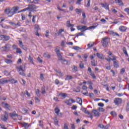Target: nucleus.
<instances>
[{
  "label": "nucleus",
  "mask_w": 129,
  "mask_h": 129,
  "mask_svg": "<svg viewBox=\"0 0 129 129\" xmlns=\"http://www.w3.org/2000/svg\"><path fill=\"white\" fill-rule=\"evenodd\" d=\"M54 111L55 112V113H56L57 115H59V116H61V113L59 114V112H60V109H59V108H55L54 109Z\"/></svg>",
  "instance_id": "nucleus-14"
},
{
  "label": "nucleus",
  "mask_w": 129,
  "mask_h": 129,
  "mask_svg": "<svg viewBox=\"0 0 129 129\" xmlns=\"http://www.w3.org/2000/svg\"><path fill=\"white\" fill-rule=\"evenodd\" d=\"M8 82L9 81L6 80V79H2L0 80V83L1 84H5V83H8Z\"/></svg>",
  "instance_id": "nucleus-13"
},
{
  "label": "nucleus",
  "mask_w": 129,
  "mask_h": 129,
  "mask_svg": "<svg viewBox=\"0 0 129 129\" xmlns=\"http://www.w3.org/2000/svg\"><path fill=\"white\" fill-rule=\"evenodd\" d=\"M10 115L11 117H14L15 116H18V114L16 113V111H14L13 113H10Z\"/></svg>",
  "instance_id": "nucleus-18"
},
{
  "label": "nucleus",
  "mask_w": 129,
  "mask_h": 129,
  "mask_svg": "<svg viewBox=\"0 0 129 129\" xmlns=\"http://www.w3.org/2000/svg\"><path fill=\"white\" fill-rule=\"evenodd\" d=\"M4 61L7 64H11V63H13V60H12L9 59L8 58H5L4 59Z\"/></svg>",
  "instance_id": "nucleus-16"
},
{
  "label": "nucleus",
  "mask_w": 129,
  "mask_h": 129,
  "mask_svg": "<svg viewBox=\"0 0 129 129\" xmlns=\"http://www.w3.org/2000/svg\"><path fill=\"white\" fill-rule=\"evenodd\" d=\"M110 114L113 116H115V115H116V113L115 111H111Z\"/></svg>",
  "instance_id": "nucleus-47"
},
{
  "label": "nucleus",
  "mask_w": 129,
  "mask_h": 129,
  "mask_svg": "<svg viewBox=\"0 0 129 129\" xmlns=\"http://www.w3.org/2000/svg\"><path fill=\"white\" fill-rule=\"evenodd\" d=\"M37 16H33V18H32V22L35 23L36 22V17Z\"/></svg>",
  "instance_id": "nucleus-52"
},
{
  "label": "nucleus",
  "mask_w": 129,
  "mask_h": 129,
  "mask_svg": "<svg viewBox=\"0 0 129 129\" xmlns=\"http://www.w3.org/2000/svg\"><path fill=\"white\" fill-rule=\"evenodd\" d=\"M73 78V77H72V76H67L65 79V80H71V79H72Z\"/></svg>",
  "instance_id": "nucleus-35"
},
{
  "label": "nucleus",
  "mask_w": 129,
  "mask_h": 129,
  "mask_svg": "<svg viewBox=\"0 0 129 129\" xmlns=\"http://www.w3.org/2000/svg\"><path fill=\"white\" fill-rule=\"evenodd\" d=\"M67 27H73V26H74L73 24H70V21H68L67 22Z\"/></svg>",
  "instance_id": "nucleus-26"
},
{
  "label": "nucleus",
  "mask_w": 129,
  "mask_h": 129,
  "mask_svg": "<svg viewBox=\"0 0 129 129\" xmlns=\"http://www.w3.org/2000/svg\"><path fill=\"white\" fill-rule=\"evenodd\" d=\"M55 125H58V120L56 117L54 119Z\"/></svg>",
  "instance_id": "nucleus-39"
},
{
  "label": "nucleus",
  "mask_w": 129,
  "mask_h": 129,
  "mask_svg": "<svg viewBox=\"0 0 129 129\" xmlns=\"http://www.w3.org/2000/svg\"><path fill=\"white\" fill-rule=\"evenodd\" d=\"M86 7H90V0L87 1V6Z\"/></svg>",
  "instance_id": "nucleus-56"
},
{
  "label": "nucleus",
  "mask_w": 129,
  "mask_h": 129,
  "mask_svg": "<svg viewBox=\"0 0 129 129\" xmlns=\"http://www.w3.org/2000/svg\"><path fill=\"white\" fill-rule=\"evenodd\" d=\"M98 111H99L100 112H104V111L105 110V109H104V108H102V107H99L98 108Z\"/></svg>",
  "instance_id": "nucleus-31"
},
{
  "label": "nucleus",
  "mask_w": 129,
  "mask_h": 129,
  "mask_svg": "<svg viewBox=\"0 0 129 129\" xmlns=\"http://www.w3.org/2000/svg\"><path fill=\"white\" fill-rule=\"evenodd\" d=\"M98 127H100V128H103V127H104V126L102 124H99L98 125Z\"/></svg>",
  "instance_id": "nucleus-54"
},
{
  "label": "nucleus",
  "mask_w": 129,
  "mask_h": 129,
  "mask_svg": "<svg viewBox=\"0 0 129 129\" xmlns=\"http://www.w3.org/2000/svg\"><path fill=\"white\" fill-rule=\"evenodd\" d=\"M92 113L94 114L95 116H99V115H100L99 112L97 111L96 110H93Z\"/></svg>",
  "instance_id": "nucleus-11"
},
{
  "label": "nucleus",
  "mask_w": 129,
  "mask_h": 129,
  "mask_svg": "<svg viewBox=\"0 0 129 129\" xmlns=\"http://www.w3.org/2000/svg\"><path fill=\"white\" fill-rule=\"evenodd\" d=\"M126 111H129V102L127 103L126 107Z\"/></svg>",
  "instance_id": "nucleus-53"
},
{
  "label": "nucleus",
  "mask_w": 129,
  "mask_h": 129,
  "mask_svg": "<svg viewBox=\"0 0 129 129\" xmlns=\"http://www.w3.org/2000/svg\"><path fill=\"white\" fill-rule=\"evenodd\" d=\"M115 1L116 4H119V6H121V5H122V1L120 0H115Z\"/></svg>",
  "instance_id": "nucleus-34"
},
{
  "label": "nucleus",
  "mask_w": 129,
  "mask_h": 129,
  "mask_svg": "<svg viewBox=\"0 0 129 129\" xmlns=\"http://www.w3.org/2000/svg\"><path fill=\"white\" fill-rule=\"evenodd\" d=\"M63 129H69L68 128V126L66 124H64V125H63Z\"/></svg>",
  "instance_id": "nucleus-64"
},
{
  "label": "nucleus",
  "mask_w": 129,
  "mask_h": 129,
  "mask_svg": "<svg viewBox=\"0 0 129 129\" xmlns=\"http://www.w3.org/2000/svg\"><path fill=\"white\" fill-rule=\"evenodd\" d=\"M77 102H78V103H79L80 105H82V99H81V98H78L77 99Z\"/></svg>",
  "instance_id": "nucleus-20"
},
{
  "label": "nucleus",
  "mask_w": 129,
  "mask_h": 129,
  "mask_svg": "<svg viewBox=\"0 0 129 129\" xmlns=\"http://www.w3.org/2000/svg\"><path fill=\"white\" fill-rule=\"evenodd\" d=\"M80 63L79 64L80 66V68H81V69H83V68H84V64L82 63V61H80Z\"/></svg>",
  "instance_id": "nucleus-37"
},
{
  "label": "nucleus",
  "mask_w": 129,
  "mask_h": 129,
  "mask_svg": "<svg viewBox=\"0 0 129 129\" xmlns=\"http://www.w3.org/2000/svg\"><path fill=\"white\" fill-rule=\"evenodd\" d=\"M123 52L125 55H126V56H128V54H127V51H126V48L125 47L123 48Z\"/></svg>",
  "instance_id": "nucleus-36"
},
{
  "label": "nucleus",
  "mask_w": 129,
  "mask_h": 129,
  "mask_svg": "<svg viewBox=\"0 0 129 129\" xmlns=\"http://www.w3.org/2000/svg\"><path fill=\"white\" fill-rule=\"evenodd\" d=\"M26 1L30 4H38V2H36V0H26Z\"/></svg>",
  "instance_id": "nucleus-23"
},
{
  "label": "nucleus",
  "mask_w": 129,
  "mask_h": 129,
  "mask_svg": "<svg viewBox=\"0 0 129 129\" xmlns=\"http://www.w3.org/2000/svg\"><path fill=\"white\" fill-rule=\"evenodd\" d=\"M87 46H88V48H91V47H93L94 46V44L93 43V44L90 45V44L89 43L87 45Z\"/></svg>",
  "instance_id": "nucleus-57"
},
{
  "label": "nucleus",
  "mask_w": 129,
  "mask_h": 129,
  "mask_svg": "<svg viewBox=\"0 0 129 129\" xmlns=\"http://www.w3.org/2000/svg\"><path fill=\"white\" fill-rule=\"evenodd\" d=\"M77 29L78 30H81V32H85L86 30H88V28L85 26H78Z\"/></svg>",
  "instance_id": "nucleus-7"
},
{
  "label": "nucleus",
  "mask_w": 129,
  "mask_h": 129,
  "mask_svg": "<svg viewBox=\"0 0 129 129\" xmlns=\"http://www.w3.org/2000/svg\"><path fill=\"white\" fill-rule=\"evenodd\" d=\"M43 56H44V57H47V58H50V55H49V54H47L46 53H44L43 54Z\"/></svg>",
  "instance_id": "nucleus-50"
},
{
  "label": "nucleus",
  "mask_w": 129,
  "mask_h": 129,
  "mask_svg": "<svg viewBox=\"0 0 129 129\" xmlns=\"http://www.w3.org/2000/svg\"><path fill=\"white\" fill-rule=\"evenodd\" d=\"M5 108L9 109L10 108V105H9V104L8 103H6L5 104Z\"/></svg>",
  "instance_id": "nucleus-58"
},
{
  "label": "nucleus",
  "mask_w": 129,
  "mask_h": 129,
  "mask_svg": "<svg viewBox=\"0 0 129 129\" xmlns=\"http://www.w3.org/2000/svg\"><path fill=\"white\" fill-rule=\"evenodd\" d=\"M18 11H19V7H15L12 8L11 9H10V8H6L5 10V13L8 15V17H13L15 14L18 13Z\"/></svg>",
  "instance_id": "nucleus-1"
},
{
  "label": "nucleus",
  "mask_w": 129,
  "mask_h": 129,
  "mask_svg": "<svg viewBox=\"0 0 129 129\" xmlns=\"http://www.w3.org/2000/svg\"><path fill=\"white\" fill-rule=\"evenodd\" d=\"M1 37L2 39H4L5 41H9L10 40V36H9L1 35Z\"/></svg>",
  "instance_id": "nucleus-10"
},
{
  "label": "nucleus",
  "mask_w": 129,
  "mask_h": 129,
  "mask_svg": "<svg viewBox=\"0 0 129 129\" xmlns=\"http://www.w3.org/2000/svg\"><path fill=\"white\" fill-rule=\"evenodd\" d=\"M36 94L37 96H38V97H40V96H41V94H40V90L39 89L36 90Z\"/></svg>",
  "instance_id": "nucleus-29"
},
{
  "label": "nucleus",
  "mask_w": 129,
  "mask_h": 129,
  "mask_svg": "<svg viewBox=\"0 0 129 129\" xmlns=\"http://www.w3.org/2000/svg\"><path fill=\"white\" fill-rule=\"evenodd\" d=\"M0 126H1V128L7 129V127H6V125H5L4 124H0Z\"/></svg>",
  "instance_id": "nucleus-49"
},
{
  "label": "nucleus",
  "mask_w": 129,
  "mask_h": 129,
  "mask_svg": "<svg viewBox=\"0 0 129 129\" xmlns=\"http://www.w3.org/2000/svg\"><path fill=\"white\" fill-rule=\"evenodd\" d=\"M75 12L76 13H77V14H78V15H80L82 11L81 10V9H76Z\"/></svg>",
  "instance_id": "nucleus-28"
},
{
  "label": "nucleus",
  "mask_w": 129,
  "mask_h": 129,
  "mask_svg": "<svg viewBox=\"0 0 129 129\" xmlns=\"http://www.w3.org/2000/svg\"><path fill=\"white\" fill-rule=\"evenodd\" d=\"M113 66L115 68H118V63L116 61H113Z\"/></svg>",
  "instance_id": "nucleus-24"
},
{
  "label": "nucleus",
  "mask_w": 129,
  "mask_h": 129,
  "mask_svg": "<svg viewBox=\"0 0 129 129\" xmlns=\"http://www.w3.org/2000/svg\"><path fill=\"white\" fill-rule=\"evenodd\" d=\"M45 37H46L47 38L49 37V31L48 30L46 31Z\"/></svg>",
  "instance_id": "nucleus-63"
},
{
  "label": "nucleus",
  "mask_w": 129,
  "mask_h": 129,
  "mask_svg": "<svg viewBox=\"0 0 129 129\" xmlns=\"http://www.w3.org/2000/svg\"><path fill=\"white\" fill-rule=\"evenodd\" d=\"M98 106H100L101 107H103V106H104V104H103V103H99L98 104Z\"/></svg>",
  "instance_id": "nucleus-51"
},
{
  "label": "nucleus",
  "mask_w": 129,
  "mask_h": 129,
  "mask_svg": "<svg viewBox=\"0 0 129 129\" xmlns=\"http://www.w3.org/2000/svg\"><path fill=\"white\" fill-rule=\"evenodd\" d=\"M40 79H41L42 81H43V80H44V76L43 75V74H40Z\"/></svg>",
  "instance_id": "nucleus-62"
},
{
  "label": "nucleus",
  "mask_w": 129,
  "mask_h": 129,
  "mask_svg": "<svg viewBox=\"0 0 129 129\" xmlns=\"http://www.w3.org/2000/svg\"><path fill=\"white\" fill-rule=\"evenodd\" d=\"M16 53H17L18 54H21L22 53V50H21V48H17Z\"/></svg>",
  "instance_id": "nucleus-40"
},
{
  "label": "nucleus",
  "mask_w": 129,
  "mask_h": 129,
  "mask_svg": "<svg viewBox=\"0 0 129 129\" xmlns=\"http://www.w3.org/2000/svg\"><path fill=\"white\" fill-rule=\"evenodd\" d=\"M114 102L115 104H116V105H118L119 104H120V103H121V102H122V100H121V99H120L119 98H116L114 100Z\"/></svg>",
  "instance_id": "nucleus-6"
},
{
  "label": "nucleus",
  "mask_w": 129,
  "mask_h": 129,
  "mask_svg": "<svg viewBox=\"0 0 129 129\" xmlns=\"http://www.w3.org/2000/svg\"><path fill=\"white\" fill-rule=\"evenodd\" d=\"M64 103H66L68 105H71L72 103L70 102V99L69 100H66L64 101Z\"/></svg>",
  "instance_id": "nucleus-27"
},
{
  "label": "nucleus",
  "mask_w": 129,
  "mask_h": 129,
  "mask_svg": "<svg viewBox=\"0 0 129 129\" xmlns=\"http://www.w3.org/2000/svg\"><path fill=\"white\" fill-rule=\"evenodd\" d=\"M111 35H112V36H117V37H119V34H118L116 32H114L113 31H111Z\"/></svg>",
  "instance_id": "nucleus-32"
},
{
  "label": "nucleus",
  "mask_w": 129,
  "mask_h": 129,
  "mask_svg": "<svg viewBox=\"0 0 129 129\" xmlns=\"http://www.w3.org/2000/svg\"><path fill=\"white\" fill-rule=\"evenodd\" d=\"M58 96H61L62 97H63V98H65L66 96H67V94L66 93H60L58 94Z\"/></svg>",
  "instance_id": "nucleus-25"
},
{
  "label": "nucleus",
  "mask_w": 129,
  "mask_h": 129,
  "mask_svg": "<svg viewBox=\"0 0 129 129\" xmlns=\"http://www.w3.org/2000/svg\"><path fill=\"white\" fill-rule=\"evenodd\" d=\"M101 6H102V8H104V9H106V10H108V5L107 4H101Z\"/></svg>",
  "instance_id": "nucleus-17"
},
{
  "label": "nucleus",
  "mask_w": 129,
  "mask_h": 129,
  "mask_svg": "<svg viewBox=\"0 0 129 129\" xmlns=\"http://www.w3.org/2000/svg\"><path fill=\"white\" fill-rule=\"evenodd\" d=\"M96 56L99 59H103V54H100L99 53H97Z\"/></svg>",
  "instance_id": "nucleus-19"
},
{
  "label": "nucleus",
  "mask_w": 129,
  "mask_h": 129,
  "mask_svg": "<svg viewBox=\"0 0 129 129\" xmlns=\"http://www.w3.org/2000/svg\"><path fill=\"white\" fill-rule=\"evenodd\" d=\"M90 75L91 76H92V77H93V78H96V77L95 76V75H94V73H91Z\"/></svg>",
  "instance_id": "nucleus-60"
},
{
  "label": "nucleus",
  "mask_w": 129,
  "mask_h": 129,
  "mask_svg": "<svg viewBox=\"0 0 129 129\" xmlns=\"http://www.w3.org/2000/svg\"><path fill=\"white\" fill-rule=\"evenodd\" d=\"M119 30L121 32H125V30H126V27L121 26L119 28Z\"/></svg>",
  "instance_id": "nucleus-15"
},
{
  "label": "nucleus",
  "mask_w": 129,
  "mask_h": 129,
  "mask_svg": "<svg viewBox=\"0 0 129 129\" xmlns=\"http://www.w3.org/2000/svg\"><path fill=\"white\" fill-rule=\"evenodd\" d=\"M41 93L42 94H45V93H46V91H45V87H44L41 88Z\"/></svg>",
  "instance_id": "nucleus-41"
},
{
  "label": "nucleus",
  "mask_w": 129,
  "mask_h": 129,
  "mask_svg": "<svg viewBox=\"0 0 129 129\" xmlns=\"http://www.w3.org/2000/svg\"><path fill=\"white\" fill-rule=\"evenodd\" d=\"M73 49H74V50H80L81 48L78 46H73Z\"/></svg>",
  "instance_id": "nucleus-42"
},
{
  "label": "nucleus",
  "mask_w": 129,
  "mask_h": 129,
  "mask_svg": "<svg viewBox=\"0 0 129 129\" xmlns=\"http://www.w3.org/2000/svg\"><path fill=\"white\" fill-rule=\"evenodd\" d=\"M28 11H30V12H32L34 11V10H36L37 9V7L36 6L34 5H28Z\"/></svg>",
  "instance_id": "nucleus-8"
},
{
  "label": "nucleus",
  "mask_w": 129,
  "mask_h": 129,
  "mask_svg": "<svg viewBox=\"0 0 129 129\" xmlns=\"http://www.w3.org/2000/svg\"><path fill=\"white\" fill-rule=\"evenodd\" d=\"M76 108H77V107L76 105H73V106L72 107V109H73V110L76 109Z\"/></svg>",
  "instance_id": "nucleus-61"
},
{
  "label": "nucleus",
  "mask_w": 129,
  "mask_h": 129,
  "mask_svg": "<svg viewBox=\"0 0 129 129\" xmlns=\"http://www.w3.org/2000/svg\"><path fill=\"white\" fill-rule=\"evenodd\" d=\"M111 57L113 58H111L110 57H106L105 59V60H106V61H108V62H110V61H111V60L112 61H115V60H116V56L112 55Z\"/></svg>",
  "instance_id": "nucleus-9"
},
{
  "label": "nucleus",
  "mask_w": 129,
  "mask_h": 129,
  "mask_svg": "<svg viewBox=\"0 0 129 129\" xmlns=\"http://www.w3.org/2000/svg\"><path fill=\"white\" fill-rule=\"evenodd\" d=\"M55 51L56 52L58 58H61V54H60V50H59V48H56Z\"/></svg>",
  "instance_id": "nucleus-12"
},
{
  "label": "nucleus",
  "mask_w": 129,
  "mask_h": 129,
  "mask_svg": "<svg viewBox=\"0 0 129 129\" xmlns=\"http://www.w3.org/2000/svg\"><path fill=\"white\" fill-rule=\"evenodd\" d=\"M79 36H84V34L82 32L78 33L77 34V37H79Z\"/></svg>",
  "instance_id": "nucleus-43"
},
{
  "label": "nucleus",
  "mask_w": 129,
  "mask_h": 129,
  "mask_svg": "<svg viewBox=\"0 0 129 129\" xmlns=\"http://www.w3.org/2000/svg\"><path fill=\"white\" fill-rule=\"evenodd\" d=\"M124 12H125L128 15H129V8H125L124 9Z\"/></svg>",
  "instance_id": "nucleus-59"
},
{
  "label": "nucleus",
  "mask_w": 129,
  "mask_h": 129,
  "mask_svg": "<svg viewBox=\"0 0 129 129\" xmlns=\"http://www.w3.org/2000/svg\"><path fill=\"white\" fill-rule=\"evenodd\" d=\"M34 29L36 30V32H38V31L40 30V26H39V25H35Z\"/></svg>",
  "instance_id": "nucleus-33"
},
{
  "label": "nucleus",
  "mask_w": 129,
  "mask_h": 129,
  "mask_svg": "<svg viewBox=\"0 0 129 129\" xmlns=\"http://www.w3.org/2000/svg\"><path fill=\"white\" fill-rule=\"evenodd\" d=\"M55 71L56 72V74L59 77H62V76H63L61 72H58L57 70H55Z\"/></svg>",
  "instance_id": "nucleus-22"
},
{
  "label": "nucleus",
  "mask_w": 129,
  "mask_h": 129,
  "mask_svg": "<svg viewBox=\"0 0 129 129\" xmlns=\"http://www.w3.org/2000/svg\"><path fill=\"white\" fill-rule=\"evenodd\" d=\"M26 11H29V8L28 7L23 10H22L21 11H19L18 13H21V12H26Z\"/></svg>",
  "instance_id": "nucleus-45"
},
{
  "label": "nucleus",
  "mask_w": 129,
  "mask_h": 129,
  "mask_svg": "<svg viewBox=\"0 0 129 129\" xmlns=\"http://www.w3.org/2000/svg\"><path fill=\"white\" fill-rule=\"evenodd\" d=\"M124 72H125V70H124V68L121 69V70H120L121 74H123V73H124Z\"/></svg>",
  "instance_id": "nucleus-55"
},
{
  "label": "nucleus",
  "mask_w": 129,
  "mask_h": 129,
  "mask_svg": "<svg viewBox=\"0 0 129 129\" xmlns=\"http://www.w3.org/2000/svg\"><path fill=\"white\" fill-rule=\"evenodd\" d=\"M18 69H19V71H22L19 73L20 75H22V76H26V74L24 73L25 69H23V66H20L18 68Z\"/></svg>",
  "instance_id": "nucleus-5"
},
{
  "label": "nucleus",
  "mask_w": 129,
  "mask_h": 129,
  "mask_svg": "<svg viewBox=\"0 0 129 129\" xmlns=\"http://www.w3.org/2000/svg\"><path fill=\"white\" fill-rule=\"evenodd\" d=\"M12 48V45L10 44H6L4 46H3L1 48L2 51L3 52H8L10 51V49Z\"/></svg>",
  "instance_id": "nucleus-2"
},
{
  "label": "nucleus",
  "mask_w": 129,
  "mask_h": 129,
  "mask_svg": "<svg viewBox=\"0 0 129 129\" xmlns=\"http://www.w3.org/2000/svg\"><path fill=\"white\" fill-rule=\"evenodd\" d=\"M91 65L92 66H97V63H96L95 60H93L91 61Z\"/></svg>",
  "instance_id": "nucleus-21"
},
{
  "label": "nucleus",
  "mask_w": 129,
  "mask_h": 129,
  "mask_svg": "<svg viewBox=\"0 0 129 129\" xmlns=\"http://www.w3.org/2000/svg\"><path fill=\"white\" fill-rule=\"evenodd\" d=\"M23 126L24 127H25V128H28L29 127V123L24 122L22 124Z\"/></svg>",
  "instance_id": "nucleus-30"
},
{
  "label": "nucleus",
  "mask_w": 129,
  "mask_h": 129,
  "mask_svg": "<svg viewBox=\"0 0 129 129\" xmlns=\"http://www.w3.org/2000/svg\"><path fill=\"white\" fill-rule=\"evenodd\" d=\"M37 61L39 62V63H43V60H42L40 57L37 58Z\"/></svg>",
  "instance_id": "nucleus-48"
},
{
  "label": "nucleus",
  "mask_w": 129,
  "mask_h": 129,
  "mask_svg": "<svg viewBox=\"0 0 129 129\" xmlns=\"http://www.w3.org/2000/svg\"><path fill=\"white\" fill-rule=\"evenodd\" d=\"M19 45L21 48H23V47H24V44H23V42L21 41H19Z\"/></svg>",
  "instance_id": "nucleus-46"
},
{
  "label": "nucleus",
  "mask_w": 129,
  "mask_h": 129,
  "mask_svg": "<svg viewBox=\"0 0 129 129\" xmlns=\"http://www.w3.org/2000/svg\"><path fill=\"white\" fill-rule=\"evenodd\" d=\"M28 60H29L30 63H31L32 64H34V62L33 61V57H32L31 55H29Z\"/></svg>",
  "instance_id": "nucleus-38"
},
{
  "label": "nucleus",
  "mask_w": 129,
  "mask_h": 129,
  "mask_svg": "<svg viewBox=\"0 0 129 129\" xmlns=\"http://www.w3.org/2000/svg\"><path fill=\"white\" fill-rule=\"evenodd\" d=\"M107 40H108V37H105L102 39V46L105 48H106L108 45V41H107Z\"/></svg>",
  "instance_id": "nucleus-3"
},
{
  "label": "nucleus",
  "mask_w": 129,
  "mask_h": 129,
  "mask_svg": "<svg viewBox=\"0 0 129 129\" xmlns=\"http://www.w3.org/2000/svg\"><path fill=\"white\" fill-rule=\"evenodd\" d=\"M5 114H2L1 115V120L3 121H7L8 120V118H9V115L8 114V112L7 111L5 112Z\"/></svg>",
  "instance_id": "nucleus-4"
},
{
  "label": "nucleus",
  "mask_w": 129,
  "mask_h": 129,
  "mask_svg": "<svg viewBox=\"0 0 129 129\" xmlns=\"http://www.w3.org/2000/svg\"><path fill=\"white\" fill-rule=\"evenodd\" d=\"M58 60H59L60 61H63V62H66V59H63L62 58V55H61V57H58Z\"/></svg>",
  "instance_id": "nucleus-44"
}]
</instances>
